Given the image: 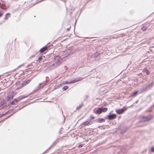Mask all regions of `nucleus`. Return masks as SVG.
I'll return each instance as SVG.
<instances>
[{
  "label": "nucleus",
  "instance_id": "nucleus-1",
  "mask_svg": "<svg viewBox=\"0 0 154 154\" xmlns=\"http://www.w3.org/2000/svg\"><path fill=\"white\" fill-rule=\"evenodd\" d=\"M64 57L65 56H61V57L58 56H55L54 59V63L50 66V68L53 69L61 64L63 61L62 58Z\"/></svg>",
  "mask_w": 154,
  "mask_h": 154
},
{
  "label": "nucleus",
  "instance_id": "nucleus-2",
  "mask_svg": "<svg viewBox=\"0 0 154 154\" xmlns=\"http://www.w3.org/2000/svg\"><path fill=\"white\" fill-rule=\"evenodd\" d=\"M152 84L153 82H152L147 85L145 87L142 88L141 89V92H143L150 89L152 86Z\"/></svg>",
  "mask_w": 154,
  "mask_h": 154
},
{
  "label": "nucleus",
  "instance_id": "nucleus-3",
  "mask_svg": "<svg viewBox=\"0 0 154 154\" xmlns=\"http://www.w3.org/2000/svg\"><path fill=\"white\" fill-rule=\"evenodd\" d=\"M6 105L5 101L3 99H0V110L4 108Z\"/></svg>",
  "mask_w": 154,
  "mask_h": 154
},
{
  "label": "nucleus",
  "instance_id": "nucleus-4",
  "mask_svg": "<svg viewBox=\"0 0 154 154\" xmlns=\"http://www.w3.org/2000/svg\"><path fill=\"white\" fill-rule=\"evenodd\" d=\"M48 82L47 80L44 81L43 82L40 83L37 87V90H38L42 88L44 86H45L46 84Z\"/></svg>",
  "mask_w": 154,
  "mask_h": 154
},
{
  "label": "nucleus",
  "instance_id": "nucleus-5",
  "mask_svg": "<svg viewBox=\"0 0 154 154\" xmlns=\"http://www.w3.org/2000/svg\"><path fill=\"white\" fill-rule=\"evenodd\" d=\"M127 108L125 107H124L122 109H119L116 110V112L117 114H120L122 113Z\"/></svg>",
  "mask_w": 154,
  "mask_h": 154
},
{
  "label": "nucleus",
  "instance_id": "nucleus-6",
  "mask_svg": "<svg viewBox=\"0 0 154 154\" xmlns=\"http://www.w3.org/2000/svg\"><path fill=\"white\" fill-rule=\"evenodd\" d=\"M116 117V116L115 114H109L108 116V119L109 120H112L115 119Z\"/></svg>",
  "mask_w": 154,
  "mask_h": 154
},
{
  "label": "nucleus",
  "instance_id": "nucleus-7",
  "mask_svg": "<svg viewBox=\"0 0 154 154\" xmlns=\"http://www.w3.org/2000/svg\"><path fill=\"white\" fill-rule=\"evenodd\" d=\"M152 119V116L150 115L146 117H144L143 118V121L146 122Z\"/></svg>",
  "mask_w": 154,
  "mask_h": 154
},
{
  "label": "nucleus",
  "instance_id": "nucleus-8",
  "mask_svg": "<svg viewBox=\"0 0 154 154\" xmlns=\"http://www.w3.org/2000/svg\"><path fill=\"white\" fill-rule=\"evenodd\" d=\"M92 123V122L91 121V120H89L84 122L82 123V125L84 126H85L86 125H91Z\"/></svg>",
  "mask_w": 154,
  "mask_h": 154
},
{
  "label": "nucleus",
  "instance_id": "nucleus-9",
  "mask_svg": "<svg viewBox=\"0 0 154 154\" xmlns=\"http://www.w3.org/2000/svg\"><path fill=\"white\" fill-rule=\"evenodd\" d=\"M82 79V78L80 77V78H78V79L73 80L72 81H69V83L71 84V83H74L78 81H79L81 80Z\"/></svg>",
  "mask_w": 154,
  "mask_h": 154
},
{
  "label": "nucleus",
  "instance_id": "nucleus-10",
  "mask_svg": "<svg viewBox=\"0 0 154 154\" xmlns=\"http://www.w3.org/2000/svg\"><path fill=\"white\" fill-rule=\"evenodd\" d=\"M48 47L46 46L40 49V51L41 53H43L47 50L48 49Z\"/></svg>",
  "mask_w": 154,
  "mask_h": 154
},
{
  "label": "nucleus",
  "instance_id": "nucleus-11",
  "mask_svg": "<svg viewBox=\"0 0 154 154\" xmlns=\"http://www.w3.org/2000/svg\"><path fill=\"white\" fill-rule=\"evenodd\" d=\"M28 96L27 95H23L22 96H21L18 97L17 100H18V101H20L23 98L25 97H27Z\"/></svg>",
  "mask_w": 154,
  "mask_h": 154
},
{
  "label": "nucleus",
  "instance_id": "nucleus-12",
  "mask_svg": "<svg viewBox=\"0 0 154 154\" xmlns=\"http://www.w3.org/2000/svg\"><path fill=\"white\" fill-rule=\"evenodd\" d=\"M102 108H99L97 110L96 113V114H100L102 112Z\"/></svg>",
  "mask_w": 154,
  "mask_h": 154
},
{
  "label": "nucleus",
  "instance_id": "nucleus-13",
  "mask_svg": "<svg viewBox=\"0 0 154 154\" xmlns=\"http://www.w3.org/2000/svg\"><path fill=\"white\" fill-rule=\"evenodd\" d=\"M83 105V103H82L76 107L77 110H79L82 107Z\"/></svg>",
  "mask_w": 154,
  "mask_h": 154
},
{
  "label": "nucleus",
  "instance_id": "nucleus-14",
  "mask_svg": "<svg viewBox=\"0 0 154 154\" xmlns=\"http://www.w3.org/2000/svg\"><path fill=\"white\" fill-rule=\"evenodd\" d=\"M18 102V100L16 99H15L13 101H12L11 103L12 104H16Z\"/></svg>",
  "mask_w": 154,
  "mask_h": 154
},
{
  "label": "nucleus",
  "instance_id": "nucleus-15",
  "mask_svg": "<svg viewBox=\"0 0 154 154\" xmlns=\"http://www.w3.org/2000/svg\"><path fill=\"white\" fill-rule=\"evenodd\" d=\"M10 14L9 13H7V14H6V15H5V19H8V18L9 17V16L10 15Z\"/></svg>",
  "mask_w": 154,
  "mask_h": 154
},
{
  "label": "nucleus",
  "instance_id": "nucleus-16",
  "mask_svg": "<svg viewBox=\"0 0 154 154\" xmlns=\"http://www.w3.org/2000/svg\"><path fill=\"white\" fill-rule=\"evenodd\" d=\"M26 82H25V81L23 82L22 83V87H24V86H26L27 84H26Z\"/></svg>",
  "mask_w": 154,
  "mask_h": 154
},
{
  "label": "nucleus",
  "instance_id": "nucleus-17",
  "mask_svg": "<svg viewBox=\"0 0 154 154\" xmlns=\"http://www.w3.org/2000/svg\"><path fill=\"white\" fill-rule=\"evenodd\" d=\"M98 121H99V122H104V119H98Z\"/></svg>",
  "mask_w": 154,
  "mask_h": 154
},
{
  "label": "nucleus",
  "instance_id": "nucleus-18",
  "mask_svg": "<svg viewBox=\"0 0 154 154\" xmlns=\"http://www.w3.org/2000/svg\"><path fill=\"white\" fill-rule=\"evenodd\" d=\"M141 29L143 31H145L146 29V27L145 26H143L141 28Z\"/></svg>",
  "mask_w": 154,
  "mask_h": 154
},
{
  "label": "nucleus",
  "instance_id": "nucleus-19",
  "mask_svg": "<svg viewBox=\"0 0 154 154\" xmlns=\"http://www.w3.org/2000/svg\"><path fill=\"white\" fill-rule=\"evenodd\" d=\"M68 88V87L67 86H65L63 88V90H66V89Z\"/></svg>",
  "mask_w": 154,
  "mask_h": 154
},
{
  "label": "nucleus",
  "instance_id": "nucleus-20",
  "mask_svg": "<svg viewBox=\"0 0 154 154\" xmlns=\"http://www.w3.org/2000/svg\"><path fill=\"white\" fill-rule=\"evenodd\" d=\"M107 109L106 108H104L103 109L102 108V111L103 112H106L107 111Z\"/></svg>",
  "mask_w": 154,
  "mask_h": 154
},
{
  "label": "nucleus",
  "instance_id": "nucleus-21",
  "mask_svg": "<svg viewBox=\"0 0 154 154\" xmlns=\"http://www.w3.org/2000/svg\"><path fill=\"white\" fill-rule=\"evenodd\" d=\"M42 57H40L38 59V61L40 62L42 60Z\"/></svg>",
  "mask_w": 154,
  "mask_h": 154
},
{
  "label": "nucleus",
  "instance_id": "nucleus-22",
  "mask_svg": "<svg viewBox=\"0 0 154 154\" xmlns=\"http://www.w3.org/2000/svg\"><path fill=\"white\" fill-rule=\"evenodd\" d=\"M31 81V80L30 79H29L28 80H27L26 81H25V82H26V84L27 85Z\"/></svg>",
  "mask_w": 154,
  "mask_h": 154
},
{
  "label": "nucleus",
  "instance_id": "nucleus-23",
  "mask_svg": "<svg viewBox=\"0 0 154 154\" xmlns=\"http://www.w3.org/2000/svg\"><path fill=\"white\" fill-rule=\"evenodd\" d=\"M137 92H138L137 91H135L132 94V96H134V95H135L137 94Z\"/></svg>",
  "mask_w": 154,
  "mask_h": 154
},
{
  "label": "nucleus",
  "instance_id": "nucleus-24",
  "mask_svg": "<svg viewBox=\"0 0 154 154\" xmlns=\"http://www.w3.org/2000/svg\"><path fill=\"white\" fill-rule=\"evenodd\" d=\"M23 87H22V84H21V85L19 87L17 88V89H20L21 88H23Z\"/></svg>",
  "mask_w": 154,
  "mask_h": 154
},
{
  "label": "nucleus",
  "instance_id": "nucleus-25",
  "mask_svg": "<svg viewBox=\"0 0 154 154\" xmlns=\"http://www.w3.org/2000/svg\"><path fill=\"white\" fill-rule=\"evenodd\" d=\"M151 151L152 152H154V147H152L151 149Z\"/></svg>",
  "mask_w": 154,
  "mask_h": 154
},
{
  "label": "nucleus",
  "instance_id": "nucleus-26",
  "mask_svg": "<svg viewBox=\"0 0 154 154\" xmlns=\"http://www.w3.org/2000/svg\"><path fill=\"white\" fill-rule=\"evenodd\" d=\"M94 117L92 116H90V118H91V119H94Z\"/></svg>",
  "mask_w": 154,
  "mask_h": 154
},
{
  "label": "nucleus",
  "instance_id": "nucleus-27",
  "mask_svg": "<svg viewBox=\"0 0 154 154\" xmlns=\"http://www.w3.org/2000/svg\"><path fill=\"white\" fill-rule=\"evenodd\" d=\"M145 70H146V74L147 75H148L149 74V72L148 71H147V70H146V69Z\"/></svg>",
  "mask_w": 154,
  "mask_h": 154
},
{
  "label": "nucleus",
  "instance_id": "nucleus-28",
  "mask_svg": "<svg viewBox=\"0 0 154 154\" xmlns=\"http://www.w3.org/2000/svg\"><path fill=\"white\" fill-rule=\"evenodd\" d=\"M83 145H79V147H82V146Z\"/></svg>",
  "mask_w": 154,
  "mask_h": 154
},
{
  "label": "nucleus",
  "instance_id": "nucleus-29",
  "mask_svg": "<svg viewBox=\"0 0 154 154\" xmlns=\"http://www.w3.org/2000/svg\"><path fill=\"white\" fill-rule=\"evenodd\" d=\"M65 83H69V82L68 81H66V82Z\"/></svg>",
  "mask_w": 154,
  "mask_h": 154
},
{
  "label": "nucleus",
  "instance_id": "nucleus-30",
  "mask_svg": "<svg viewBox=\"0 0 154 154\" xmlns=\"http://www.w3.org/2000/svg\"><path fill=\"white\" fill-rule=\"evenodd\" d=\"M23 65L22 64V65H20V66H19L17 67V68H19L21 66H22Z\"/></svg>",
  "mask_w": 154,
  "mask_h": 154
},
{
  "label": "nucleus",
  "instance_id": "nucleus-31",
  "mask_svg": "<svg viewBox=\"0 0 154 154\" xmlns=\"http://www.w3.org/2000/svg\"><path fill=\"white\" fill-rule=\"evenodd\" d=\"M19 82H17L16 83V85H18L19 84Z\"/></svg>",
  "mask_w": 154,
  "mask_h": 154
},
{
  "label": "nucleus",
  "instance_id": "nucleus-32",
  "mask_svg": "<svg viewBox=\"0 0 154 154\" xmlns=\"http://www.w3.org/2000/svg\"><path fill=\"white\" fill-rule=\"evenodd\" d=\"M2 13H0V17L2 16Z\"/></svg>",
  "mask_w": 154,
  "mask_h": 154
},
{
  "label": "nucleus",
  "instance_id": "nucleus-33",
  "mask_svg": "<svg viewBox=\"0 0 154 154\" xmlns=\"http://www.w3.org/2000/svg\"><path fill=\"white\" fill-rule=\"evenodd\" d=\"M11 111V110H9V111L8 112H10Z\"/></svg>",
  "mask_w": 154,
  "mask_h": 154
},
{
  "label": "nucleus",
  "instance_id": "nucleus-34",
  "mask_svg": "<svg viewBox=\"0 0 154 154\" xmlns=\"http://www.w3.org/2000/svg\"><path fill=\"white\" fill-rule=\"evenodd\" d=\"M70 50H68L67 51H70Z\"/></svg>",
  "mask_w": 154,
  "mask_h": 154
},
{
  "label": "nucleus",
  "instance_id": "nucleus-35",
  "mask_svg": "<svg viewBox=\"0 0 154 154\" xmlns=\"http://www.w3.org/2000/svg\"><path fill=\"white\" fill-rule=\"evenodd\" d=\"M1 78V76H0V78Z\"/></svg>",
  "mask_w": 154,
  "mask_h": 154
}]
</instances>
